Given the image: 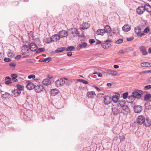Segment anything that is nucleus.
Returning a JSON list of instances; mask_svg holds the SVG:
<instances>
[{"label":"nucleus","instance_id":"obj_22","mask_svg":"<svg viewBox=\"0 0 151 151\" xmlns=\"http://www.w3.org/2000/svg\"><path fill=\"white\" fill-rule=\"evenodd\" d=\"M90 26V25L88 23L86 22H84L81 25V29H87Z\"/></svg>","mask_w":151,"mask_h":151},{"label":"nucleus","instance_id":"obj_14","mask_svg":"<svg viewBox=\"0 0 151 151\" xmlns=\"http://www.w3.org/2000/svg\"><path fill=\"white\" fill-rule=\"evenodd\" d=\"M140 52L143 55H145L148 54L146 49L144 46H142L139 47Z\"/></svg>","mask_w":151,"mask_h":151},{"label":"nucleus","instance_id":"obj_40","mask_svg":"<svg viewBox=\"0 0 151 151\" xmlns=\"http://www.w3.org/2000/svg\"><path fill=\"white\" fill-rule=\"evenodd\" d=\"M17 89L18 90H19L20 91H22L23 89V87L19 85H17Z\"/></svg>","mask_w":151,"mask_h":151},{"label":"nucleus","instance_id":"obj_35","mask_svg":"<svg viewBox=\"0 0 151 151\" xmlns=\"http://www.w3.org/2000/svg\"><path fill=\"white\" fill-rule=\"evenodd\" d=\"M112 100L114 103L117 102L119 100L118 96L117 95H114L112 96Z\"/></svg>","mask_w":151,"mask_h":151},{"label":"nucleus","instance_id":"obj_3","mask_svg":"<svg viewBox=\"0 0 151 151\" xmlns=\"http://www.w3.org/2000/svg\"><path fill=\"white\" fill-rule=\"evenodd\" d=\"M112 113L114 116L118 115L121 112V109L117 107H114L112 108Z\"/></svg>","mask_w":151,"mask_h":151},{"label":"nucleus","instance_id":"obj_58","mask_svg":"<svg viewBox=\"0 0 151 151\" xmlns=\"http://www.w3.org/2000/svg\"><path fill=\"white\" fill-rule=\"evenodd\" d=\"M72 55V52H68L67 53V55H68V56L69 57L71 56Z\"/></svg>","mask_w":151,"mask_h":151},{"label":"nucleus","instance_id":"obj_25","mask_svg":"<svg viewBox=\"0 0 151 151\" xmlns=\"http://www.w3.org/2000/svg\"><path fill=\"white\" fill-rule=\"evenodd\" d=\"M105 31L104 29H99L97 30L96 33L98 35H103L105 33Z\"/></svg>","mask_w":151,"mask_h":151},{"label":"nucleus","instance_id":"obj_45","mask_svg":"<svg viewBox=\"0 0 151 151\" xmlns=\"http://www.w3.org/2000/svg\"><path fill=\"white\" fill-rule=\"evenodd\" d=\"M9 94L7 93H5L4 94H3L2 97L4 98H6L9 97Z\"/></svg>","mask_w":151,"mask_h":151},{"label":"nucleus","instance_id":"obj_38","mask_svg":"<svg viewBox=\"0 0 151 151\" xmlns=\"http://www.w3.org/2000/svg\"><path fill=\"white\" fill-rule=\"evenodd\" d=\"M75 32L78 36L83 37V33H81L79 31L78 29H76Z\"/></svg>","mask_w":151,"mask_h":151},{"label":"nucleus","instance_id":"obj_60","mask_svg":"<svg viewBox=\"0 0 151 151\" xmlns=\"http://www.w3.org/2000/svg\"><path fill=\"white\" fill-rule=\"evenodd\" d=\"M101 43V41H100V40H96V44L98 45L99 44H100Z\"/></svg>","mask_w":151,"mask_h":151},{"label":"nucleus","instance_id":"obj_20","mask_svg":"<svg viewBox=\"0 0 151 151\" xmlns=\"http://www.w3.org/2000/svg\"><path fill=\"white\" fill-rule=\"evenodd\" d=\"M43 85L46 86L50 85L51 84V81L50 80L47 78L44 79L42 81Z\"/></svg>","mask_w":151,"mask_h":151},{"label":"nucleus","instance_id":"obj_46","mask_svg":"<svg viewBox=\"0 0 151 151\" xmlns=\"http://www.w3.org/2000/svg\"><path fill=\"white\" fill-rule=\"evenodd\" d=\"M150 30V28L148 27H147L144 30L143 33H148Z\"/></svg>","mask_w":151,"mask_h":151},{"label":"nucleus","instance_id":"obj_5","mask_svg":"<svg viewBox=\"0 0 151 151\" xmlns=\"http://www.w3.org/2000/svg\"><path fill=\"white\" fill-rule=\"evenodd\" d=\"M135 32L138 36L140 37L144 35L145 34L141 32V28L140 27L138 26L135 28Z\"/></svg>","mask_w":151,"mask_h":151},{"label":"nucleus","instance_id":"obj_32","mask_svg":"<svg viewBox=\"0 0 151 151\" xmlns=\"http://www.w3.org/2000/svg\"><path fill=\"white\" fill-rule=\"evenodd\" d=\"M144 124L146 127H149L151 125V122L150 120L147 119L144 122Z\"/></svg>","mask_w":151,"mask_h":151},{"label":"nucleus","instance_id":"obj_57","mask_svg":"<svg viewBox=\"0 0 151 151\" xmlns=\"http://www.w3.org/2000/svg\"><path fill=\"white\" fill-rule=\"evenodd\" d=\"M134 39V38L132 37H129L127 38V40L128 41H131Z\"/></svg>","mask_w":151,"mask_h":151},{"label":"nucleus","instance_id":"obj_54","mask_svg":"<svg viewBox=\"0 0 151 151\" xmlns=\"http://www.w3.org/2000/svg\"><path fill=\"white\" fill-rule=\"evenodd\" d=\"M22 57L21 55H17L15 58V59L17 60H18Z\"/></svg>","mask_w":151,"mask_h":151},{"label":"nucleus","instance_id":"obj_49","mask_svg":"<svg viewBox=\"0 0 151 151\" xmlns=\"http://www.w3.org/2000/svg\"><path fill=\"white\" fill-rule=\"evenodd\" d=\"M151 88V85H148L145 86L144 88V89L147 90Z\"/></svg>","mask_w":151,"mask_h":151},{"label":"nucleus","instance_id":"obj_26","mask_svg":"<svg viewBox=\"0 0 151 151\" xmlns=\"http://www.w3.org/2000/svg\"><path fill=\"white\" fill-rule=\"evenodd\" d=\"M87 44L86 42H83L81 44H80L77 46V49L78 50H79L81 48H84L87 46Z\"/></svg>","mask_w":151,"mask_h":151},{"label":"nucleus","instance_id":"obj_2","mask_svg":"<svg viewBox=\"0 0 151 151\" xmlns=\"http://www.w3.org/2000/svg\"><path fill=\"white\" fill-rule=\"evenodd\" d=\"M130 110L128 106L126 105L122 108L121 109V113H122L124 115H127L129 112Z\"/></svg>","mask_w":151,"mask_h":151},{"label":"nucleus","instance_id":"obj_36","mask_svg":"<svg viewBox=\"0 0 151 151\" xmlns=\"http://www.w3.org/2000/svg\"><path fill=\"white\" fill-rule=\"evenodd\" d=\"M101 45L104 49H107L111 45L108 44L102 43L101 44Z\"/></svg>","mask_w":151,"mask_h":151},{"label":"nucleus","instance_id":"obj_64","mask_svg":"<svg viewBox=\"0 0 151 151\" xmlns=\"http://www.w3.org/2000/svg\"><path fill=\"white\" fill-rule=\"evenodd\" d=\"M114 68H119V66L118 65H114Z\"/></svg>","mask_w":151,"mask_h":151},{"label":"nucleus","instance_id":"obj_13","mask_svg":"<svg viewBox=\"0 0 151 151\" xmlns=\"http://www.w3.org/2000/svg\"><path fill=\"white\" fill-rule=\"evenodd\" d=\"M35 86L34 84L30 81H28L26 87L28 89L30 90L34 88Z\"/></svg>","mask_w":151,"mask_h":151},{"label":"nucleus","instance_id":"obj_42","mask_svg":"<svg viewBox=\"0 0 151 151\" xmlns=\"http://www.w3.org/2000/svg\"><path fill=\"white\" fill-rule=\"evenodd\" d=\"M78 81H79L83 83L84 84H88V81H85L84 80H83V79H78Z\"/></svg>","mask_w":151,"mask_h":151},{"label":"nucleus","instance_id":"obj_27","mask_svg":"<svg viewBox=\"0 0 151 151\" xmlns=\"http://www.w3.org/2000/svg\"><path fill=\"white\" fill-rule=\"evenodd\" d=\"M125 102L124 100H122L119 101V104H118V106H120L122 108L124 106H125Z\"/></svg>","mask_w":151,"mask_h":151},{"label":"nucleus","instance_id":"obj_56","mask_svg":"<svg viewBox=\"0 0 151 151\" xmlns=\"http://www.w3.org/2000/svg\"><path fill=\"white\" fill-rule=\"evenodd\" d=\"M118 53H120L121 54H124V52L123 50H120L118 52Z\"/></svg>","mask_w":151,"mask_h":151},{"label":"nucleus","instance_id":"obj_39","mask_svg":"<svg viewBox=\"0 0 151 151\" xmlns=\"http://www.w3.org/2000/svg\"><path fill=\"white\" fill-rule=\"evenodd\" d=\"M141 66L144 67H148L149 63L148 62H143L140 64Z\"/></svg>","mask_w":151,"mask_h":151},{"label":"nucleus","instance_id":"obj_51","mask_svg":"<svg viewBox=\"0 0 151 151\" xmlns=\"http://www.w3.org/2000/svg\"><path fill=\"white\" fill-rule=\"evenodd\" d=\"M4 61L6 62H9L11 61V60L10 58H5L4 59Z\"/></svg>","mask_w":151,"mask_h":151},{"label":"nucleus","instance_id":"obj_41","mask_svg":"<svg viewBox=\"0 0 151 151\" xmlns=\"http://www.w3.org/2000/svg\"><path fill=\"white\" fill-rule=\"evenodd\" d=\"M51 38H46L45 39V42L46 43H49L50 42H52V41H51Z\"/></svg>","mask_w":151,"mask_h":151},{"label":"nucleus","instance_id":"obj_12","mask_svg":"<svg viewBox=\"0 0 151 151\" xmlns=\"http://www.w3.org/2000/svg\"><path fill=\"white\" fill-rule=\"evenodd\" d=\"M59 33L60 38L66 37L68 35V33L67 31L64 30L60 31Z\"/></svg>","mask_w":151,"mask_h":151},{"label":"nucleus","instance_id":"obj_62","mask_svg":"<svg viewBox=\"0 0 151 151\" xmlns=\"http://www.w3.org/2000/svg\"><path fill=\"white\" fill-rule=\"evenodd\" d=\"M73 29V28H71V29H69V30H68V31H70L71 32V33L73 35V34H74V32L73 31H72V30Z\"/></svg>","mask_w":151,"mask_h":151},{"label":"nucleus","instance_id":"obj_10","mask_svg":"<svg viewBox=\"0 0 151 151\" xmlns=\"http://www.w3.org/2000/svg\"><path fill=\"white\" fill-rule=\"evenodd\" d=\"M144 9V6H139L137 9V13L139 15L142 14L145 11Z\"/></svg>","mask_w":151,"mask_h":151},{"label":"nucleus","instance_id":"obj_11","mask_svg":"<svg viewBox=\"0 0 151 151\" xmlns=\"http://www.w3.org/2000/svg\"><path fill=\"white\" fill-rule=\"evenodd\" d=\"M30 49L31 51H35L37 49V47L35 43H32L29 44Z\"/></svg>","mask_w":151,"mask_h":151},{"label":"nucleus","instance_id":"obj_8","mask_svg":"<svg viewBox=\"0 0 151 151\" xmlns=\"http://www.w3.org/2000/svg\"><path fill=\"white\" fill-rule=\"evenodd\" d=\"M145 117L142 115H140L137 118V122L140 125L144 123L145 122Z\"/></svg>","mask_w":151,"mask_h":151},{"label":"nucleus","instance_id":"obj_47","mask_svg":"<svg viewBox=\"0 0 151 151\" xmlns=\"http://www.w3.org/2000/svg\"><path fill=\"white\" fill-rule=\"evenodd\" d=\"M45 50V49L43 48H40L37 50L36 52L37 53L40 52H43Z\"/></svg>","mask_w":151,"mask_h":151},{"label":"nucleus","instance_id":"obj_23","mask_svg":"<svg viewBox=\"0 0 151 151\" xmlns=\"http://www.w3.org/2000/svg\"><path fill=\"white\" fill-rule=\"evenodd\" d=\"M96 94L93 91L88 92L87 93V96L90 98H93L95 96Z\"/></svg>","mask_w":151,"mask_h":151},{"label":"nucleus","instance_id":"obj_19","mask_svg":"<svg viewBox=\"0 0 151 151\" xmlns=\"http://www.w3.org/2000/svg\"><path fill=\"white\" fill-rule=\"evenodd\" d=\"M107 73L109 74L112 76H115L117 74V73L116 71L112 70L110 69L106 70Z\"/></svg>","mask_w":151,"mask_h":151},{"label":"nucleus","instance_id":"obj_50","mask_svg":"<svg viewBox=\"0 0 151 151\" xmlns=\"http://www.w3.org/2000/svg\"><path fill=\"white\" fill-rule=\"evenodd\" d=\"M35 78V76L34 75L31 74L28 76V78L29 79H34Z\"/></svg>","mask_w":151,"mask_h":151},{"label":"nucleus","instance_id":"obj_18","mask_svg":"<svg viewBox=\"0 0 151 151\" xmlns=\"http://www.w3.org/2000/svg\"><path fill=\"white\" fill-rule=\"evenodd\" d=\"M13 96L14 97L18 96L21 93V91L19 90H18L17 89H16L13 90L12 91Z\"/></svg>","mask_w":151,"mask_h":151},{"label":"nucleus","instance_id":"obj_48","mask_svg":"<svg viewBox=\"0 0 151 151\" xmlns=\"http://www.w3.org/2000/svg\"><path fill=\"white\" fill-rule=\"evenodd\" d=\"M128 92H125L123 93V97L124 99H126L128 96Z\"/></svg>","mask_w":151,"mask_h":151},{"label":"nucleus","instance_id":"obj_1","mask_svg":"<svg viewBox=\"0 0 151 151\" xmlns=\"http://www.w3.org/2000/svg\"><path fill=\"white\" fill-rule=\"evenodd\" d=\"M143 94V92L141 90H136L135 91L132 93V96L133 97L136 98L138 99H140L141 97V96Z\"/></svg>","mask_w":151,"mask_h":151},{"label":"nucleus","instance_id":"obj_63","mask_svg":"<svg viewBox=\"0 0 151 151\" xmlns=\"http://www.w3.org/2000/svg\"><path fill=\"white\" fill-rule=\"evenodd\" d=\"M3 55L0 53V60H1L3 58Z\"/></svg>","mask_w":151,"mask_h":151},{"label":"nucleus","instance_id":"obj_24","mask_svg":"<svg viewBox=\"0 0 151 151\" xmlns=\"http://www.w3.org/2000/svg\"><path fill=\"white\" fill-rule=\"evenodd\" d=\"M58 90L57 88L52 89L51 90V94L52 96H55L58 94Z\"/></svg>","mask_w":151,"mask_h":151},{"label":"nucleus","instance_id":"obj_52","mask_svg":"<svg viewBox=\"0 0 151 151\" xmlns=\"http://www.w3.org/2000/svg\"><path fill=\"white\" fill-rule=\"evenodd\" d=\"M10 66L12 67H15L16 66V64L14 63H11L9 64Z\"/></svg>","mask_w":151,"mask_h":151},{"label":"nucleus","instance_id":"obj_6","mask_svg":"<svg viewBox=\"0 0 151 151\" xmlns=\"http://www.w3.org/2000/svg\"><path fill=\"white\" fill-rule=\"evenodd\" d=\"M65 81L63 78L58 79L55 82L56 85L57 86H60L64 85Z\"/></svg>","mask_w":151,"mask_h":151},{"label":"nucleus","instance_id":"obj_9","mask_svg":"<svg viewBox=\"0 0 151 151\" xmlns=\"http://www.w3.org/2000/svg\"><path fill=\"white\" fill-rule=\"evenodd\" d=\"M34 88L35 91L37 93H39L42 91L44 89L43 86L42 85H37L35 86Z\"/></svg>","mask_w":151,"mask_h":151},{"label":"nucleus","instance_id":"obj_7","mask_svg":"<svg viewBox=\"0 0 151 151\" xmlns=\"http://www.w3.org/2000/svg\"><path fill=\"white\" fill-rule=\"evenodd\" d=\"M111 100V97L109 96H105L104 101L105 105H108L110 104Z\"/></svg>","mask_w":151,"mask_h":151},{"label":"nucleus","instance_id":"obj_37","mask_svg":"<svg viewBox=\"0 0 151 151\" xmlns=\"http://www.w3.org/2000/svg\"><path fill=\"white\" fill-rule=\"evenodd\" d=\"M65 50V47H63L60 48L55 50V52L56 53L60 52H63Z\"/></svg>","mask_w":151,"mask_h":151},{"label":"nucleus","instance_id":"obj_61","mask_svg":"<svg viewBox=\"0 0 151 151\" xmlns=\"http://www.w3.org/2000/svg\"><path fill=\"white\" fill-rule=\"evenodd\" d=\"M47 76L50 79H51L53 78L52 75H48Z\"/></svg>","mask_w":151,"mask_h":151},{"label":"nucleus","instance_id":"obj_15","mask_svg":"<svg viewBox=\"0 0 151 151\" xmlns=\"http://www.w3.org/2000/svg\"><path fill=\"white\" fill-rule=\"evenodd\" d=\"M51 38L52 39L51 41L54 42H56L58 40H60V38L59 35L56 34L52 35Z\"/></svg>","mask_w":151,"mask_h":151},{"label":"nucleus","instance_id":"obj_28","mask_svg":"<svg viewBox=\"0 0 151 151\" xmlns=\"http://www.w3.org/2000/svg\"><path fill=\"white\" fill-rule=\"evenodd\" d=\"M51 60V57H48L46 58H42L39 60V61L40 62H48Z\"/></svg>","mask_w":151,"mask_h":151},{"label":"nucleus","instance_id":"obj_34","mask_svg":"<svg viewBox=\"0 0 151 151\" xmlns=\"http://www.w3.org/2000/svg\"><path fill=\"white\" fill-rule=\"evenodd\" d=\"M11 77L12 78V80L14 81V82L17 81L18 80L16 78L17 77V75L16 74H13L11 75Z\"/></svg>","mask_w":151,"mask_h":151},{"label":"nucleus","instance_id":"obj_21","mask_svg":"<svg viewBox=\"0 0 151 151\" xmlns=\"http://www.w3.org/2000/svg\"><path fill=\"white\" fill-rule=\"evenodd\" d=\"M144 7L145 8V10H146L149 13L151 12V6L149 4H145Z\"/></svg>","mask_w":151,"mask_h":151},{"label":"nucleus","instance_id":"obj_33","mask_svg":"<svg viewBox=\"0 0 151 151\" xmlns=\"http://www.w3.org/2000/svg\"><path fill=\"white\" fill-rule=\"evenodd\" d=\"M151 98V95L149 93L146 94L144 96V100L145 101H148Z\"/></svg>","mask_w":151,"mask_h":151},{"label":"nucleus","instance_id":"obj_4","mask_svg":"<svg viewBox=\"0 0 151 151\" xmlns=\"http://www.w3.org/2000/svg\"><path fill=\"white\" fill-rule=\"evenodd\" d=\"M30 50L29 46L27 45H24L22 47V52L23 53V55L25 53H28L30 52Z\"/></svg>","mask_w":151,"mask_h":151},{"label":"nucleus","instance_id":"obj_44","mask_svg":"<svg viewBox=\"0 0 151 151\" xmlns=\"http://www.w3.org/2000/svg\"><path fill=\"white\" fill-rule=\"evenodd\" d=\"M123 41L122 39H119L117 40L116 42V43L118 44H119L122 43Z\"/></svg>","mask_w":151,"mask_h":151},{"label":"nucleus","instance_id":"obj_31","mask_svg":"<svg viewBox=\"0 0 151 151\" xmlns=\"http://www.w3.org/2000/svg\"><path fill=\"white\" fill-rule=\"evenodd\" d=\"M5 83L6 84L8 85L12 83V80L11 78L9 76H7L5 78Z\"/></svg>","mask_w":151,"mask_h":151},{"label":"nucleus","instance_id":"obj_43","mask_svg":"<svg viewBox=\"0 0 151 151\" xmlns=\"http://www.w3.org/2000/svg\"><path fill=\"white\" fill-rule=\"evenodd\" d=\"M119 139H120V141H123L125 139V136L123 134H122L119 137Z\"/></svg>","mask_w":151,"mask_h":151},{"label":"nucleus","instance_id":"obj_30","mask_svg":"<svg viewBox=\"0 0 151 151\" xmlns=\"http://www.w3.org/2000/svg\"><path fill=\"white\" fill-rule=\"evenodd\" d=\"M105 31V33L106 32L108 33H110L111 31V29L110 27L108 25H106L104 27V29Z\"/></svg>","mask_w":151,"mask_h":151},{"label":"nucleus","instance_id":"obj_55","mask_svg":"<svg viewBox=\"0 0 151 151\" xmlns=\"http://www.w3.org/2000/svg\"><path fill=\"white\" fill-rule=\"evenodd\" d=\"M69 50L70 51L73 50L75 49L74 47L73 46H70V47H69Z\"/></svg>","mask_w":151,"mask_h":151},{"label":"nucleus","instance_id":"obj_16","mask_svg":"<svg viewBox=\"0 0 151 151\" xmlns=\"http://www.w3.org/2000/svg\"><path fill=\"white\" fill-rule=\"evenodd\" d=\"M142 110V107L140 106L135 105L134 107V110L135 112H140Z\"/></svg>","mask_w":151,"mask_h":151},{"label":"nucleus","instance_id":"obj_17","mask_svg":"<svg viewBox=\"0 0 151 151\" xmlns=\"http://www.w3.org/2000/svg\"><path fill=\"white\" fill-rule=\"evenodd\" d=\"M131 27L130 25L125 24L122 27L123 31L124 32H128L131 29Z\"/></svg>","mask_w":151,"mask_h":151},{"label":"nucleus","instance_id":"obj_59","mask_svg":"<svg viewBox=\"0 0 151 151\" xmlns=\"http://www.w3.org/2000/svg\"><path fill=\"white\" fill-rule=\"evenodd\" d=\"M27 62L29 63H32L33 62V60L32 59H28L27 60Z\"/></svg>","mask_w":151,"mask_h":151},{"label":"nucleus","instance_id":"obj_29","mask_svg":"<svg viewBox=\"0 0 151 151\" xmlns=\"http://www.w3.org/2000/svg\"><path fill=\"white\" fill-rule=\"evenodd\" d=\"M7 54L8 56L10 58L13 57L15 55L14 52L10 50H9Z\"/></svg>","mask_w":151,"mask_h":151},{"label":"nucleus","instance_id":"obj_53","mask_svg":"<svg viewBox=\"0 0 151 151\" xmlns=\"http://www.w3.org/2000/svg\"><path fill=\"white\" fill-rule=\"evenodd\" d=\"M89 42L90 44H92L95 42V40L93 39H91L89 40Z\"/></svg>","mask_w":151,"mask_h":151}]
</instances>
